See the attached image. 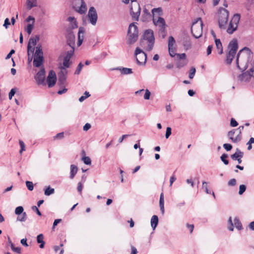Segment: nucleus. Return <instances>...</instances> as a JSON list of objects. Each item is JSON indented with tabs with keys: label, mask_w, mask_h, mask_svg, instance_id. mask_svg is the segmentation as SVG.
<instances>
[{
	"label": "nucleus",
	"mask_w": 254,
	"mask_h": 254,
	"mask_svg": "<svg viewBox=\"0 0 254 254\" xmlns=\"http://www.w3.org/2000/svg\"><path fill=\"white\" fill-rule=\"evenodd\" d=\"M186 226H187V228L189 229V230H190V233H191L193 230L194 225L193 224H189L187 223L186 224Z\"/></svg>",
	"instance_id": "nucleus-61"
},
{
	"label": "nucleus",
	"mask_w": 254,
	"mask_h": 254,
	"mask_svg": "<svg viewBox=\"0 0 254 254\" xmlns=\"http://www.w3.org/2000/svg\"><path fill=\"white\" fill-rule=\"evenodd\" d=\"M152 20L153 24L159 28V32L164 38L166 33V22L164 19L160 16L162 15V9L161 7L154 8L152 9Z\"/></svg>",
	"instance_id": "nucleus-1"
},
{
	"label": "nucleus",
	"mask_w": 254,
	"mask_h": 254,
	"mask_svg": "<svg viewBox=\"0 0 254 254\" xmlns=\"http://www.w3.org/2000/svg\"><path fill=\"white\" fill-rule=\"evenodd\" d=\"M69 59L64 57L63 60V65L60 67V68L62 70H66V68H68L70 66L71 64V62H70Z\"/></svg>",
	"instance_id": "nucleus-22"
},
{
	"label": "nucleus",
	"mask_w": 254,
	"mask_h": 254,
	"mask_svg": "<svg viewBox=\"0 0 254 254\" xmlns=\"http://www.w3.org/2000/svg\"><path fill=\"white\" fill-rule=\"evenodd\" d=\"M67 74V71L62 70L59 73L58 76V83L60 85H63L65 84L66 81V74Z\"/></svg>",
	"instance_id": "nucleus-19"
},
{
	"label": "nucleus",
	"mask_w": 254,
	"mask_h": 254,
	"mask_svg": "<svg viewBox=\"0 0 254 254\" xmlns=\"http://www.w3.org/2000/svg\"><path fill=\"white\" fill-rule=\"evenodd\" d=\"M183 46L186 50H188L190 49L191 47V44L190 40H186L183 42Z\"/></svg>",
	"instance_id": "nucleus-34"
},
{
	"label": "nucleus",
	"mask_w": 254,
	"mask_h": 254,
	"mask_svg": "<svg viewBox=\"0 0 254 254\" xmlns=\"http://www.w3.org/2000/svg\"><path fill=\"white\" fill-rule=\"evenodd\" d=\"M32 209L35 211L36 212V213L39 215V216H41L42 215V214L41 213V212L39 211V210L38 209V208H37V207L36 206H33L32 207Z\"/></svg>",
	"instance_id": "nucleus-58"
},
{
	"label": "nucleus",
	"mask_w": 254,
	"mask_h": 254,
	"mask_svg": "<svg viewBox=\"0 0 254 254\" xmlns=\"http://www.w3.org/2000/svg\"><path fill=\"white\" fill-rule=\"evenodd\" d=\"M44 236L42 234L38 235L37 237V242L38 243L40 244L39 247L40 248H43L45 245V242L44 241Z\"/></svg>",
	"instance_id": "nucleus-30"
},
{
	"label": "nucleus",
	"mask_w": 254,
	"mask_h": 254,
	"mask_svg": "<svg viewBox=\"0 0 254 254\" xmlns=\"http://www.w3.org/2000/svg\"><path fill=\"white\" fill-rule=\"evenodd\" d=\"M82 160L86 165H90L91 164V161L90 158L87 156H83L82 158Z\"/></svg>",
	"instance_id": "nucleus-41"
},
{
	"label": "nucleus",
	"mask_w": 254,
	"mask_h": 254,
	"mask_svg": "<svg viewBox=\"0 0 254 254\" xmlns=\"http://www.w3.org/2000/svg\"><path fill=\"white\" fill-rule=\"evenodd\" d=\"M44 63L43 52L42 46L38 45L36 48V51L34 54L33 65L34 66L39 67Z\"/></svg>",
	"instance_id": "nucleus-7"
},
{
	"label": "nucleus",
	"mask_w": 254,
	"mask_h": 254,
	"mask_svg": "<svg viewBox=\"0 0 254 254\" xmlns=\"http://www.w3.org/2000/svg\"><path fill=\"white\" fill-rule=\"evenodd\" d=\"M238 125L237 122L233 118L231 120L230 125L231 127H235Z\"/></svg>",
	"instance_id": "nucleus-57"
},
{
	"label": "nucleus",
	"mask_w": 254,
	"mask_h": 254,
	"mask_svg": "<svg viewBox=\"0 0 254 254\" xmlns=\"http://www.w3.org/2000/svg\"><path fill=\"white\" fill-rule=\"evenodd\" d=\"M249 49L247 47L244 48L241 50L238 53L236 59V64L237 67L241 70L244 71L247 68V55H245L241 57V55H243V53L245 51H248Z\"/></svg>",
	"instance_id": "nucleus-4"
},
{
	"label": "nucleus",
	"mask_w": 254,
	"mask_h": 254,
	"mask_svg": "<svg viewBox=\"0 0 254 254\" xmlns=\"http://www.w3.org/2000/svg\"><path fill=\"white\" fill-rule=\"evenodd\" d=\"M71 49L67 52L66 55L65 56V58L70 59L72 57L74 52V48L70 47Z\"/></svg>",
	"instance_id": "nucleus-36"
},
{
	"label": "nucleus",
	"mask_w": 254,
	"mask_h": 254,
	"mask_svg": "<svg viewBox=\"0 0 254 254\" xmlns=\"http://www.w3.org/2000/svg\"><path fill=\"white\" fill-rule=\"evenodd\" d=\"M40 40V36L36 35L34 37H31L27 45V54L29 56L30 52L33 55L35 50V46Z\"/></svg>",
	"instance_id": "nucleus-13"
},
{
	"label": "nucleus",
	"mask_w": 254,
	"mask_h": 254,
	"mask_svg": "<svg viewBox=\"0 0 254 254\" xmlns=\"http://www.w3.org/2000/svg\"><path fill=\"white\" fill-rule=\"evenodd\" d=\"M236 184V180L235 179H232L228 182L229 186H234Z\"/></svg>",
	"instance_id": "nucleus-52"
},
{
	"label": "nucleus",
	"mask_w": 254,
	"mask_h": 254,
	"mask_svg": "<svg viewBox=\"0 0 254 254\" xmlns=\"http://www.w3.org/2000/svg\"><path fill=\"white\" fill-rule=\"evenodd\" d=\"M202 26L203 23L200 18H198L197 20L192 23L191 31L192 35L195 38H198L202 36Z\"/></svg>",
	"instance_id": "nucleus-8"
},
{
	"label": "nucleus",
	"mask_w": 254,
	"mask_h": 254,
	"mask_svg": "<svg viewBox=\"0 0 254 254\" xmlns=\"http://www.w3.org/2000/svg\"><path fill=\"white\" fill-rule=\"evenodd\" d=\"M235 133V130H232L228 132V136L231 140L234 138Z\"/></svg>",
	"instance_id": "nucleus-55"
},
{
	"label": "nucleus",
	"mask_w": 254,
	"mask_h": 254,
	"mask_svg": "<svg viewBox=\"0 0 254 254\" xmlns=\"http://www.w3.org/2000/svg\"><path fill=\"white\" fill-rule=\"evenodd\" d=\"M64 137V132H62L57 133V135H56V136L55 137V138L61 139L63 138Z\"/></svg>",
	"instance_id": "nucleus-60"
},
{
	"label": "nucleus",
	"mask_w": 254,
	"mask_h": 254,
	"mask_svg": "<svg viewBox=\"0 0 254 254\" xmlns=\"http://www.w3.org/2000/svg\"><path fill=\"white\" fill-rule=\"evenodd\" d=\"M145 94L144 95V99L145 100H149L150 96V92L148 89L145 90Z\"/></svg>",
	"instance_id": "nucleus-50"
},
{
	"label": "nucleus",
	"mask_w": 254,
	"mask_h": 254,
	"mask_svg": "<svg viewBox=\"0 0 254 254\" xmlns=\"http://www.w3.org/2000/svg\"><path fill=\"white\" fill-rule=\"evenodd\" d=\"M54 189L51 188L50 187H48L45 190V194L49 196L54 193Z\"/></svg>",
	"instance_id": "nucleus-35"
},
{
	"label": "nucleus",
	"mask_w": 254,
	"mask_h": 254,
	"mask_svg": "<svg viewBox=\"0 0 254 254\" xmlns=\"http://www.w3.org/2000/svg\"><path fill=\"white\" fill-rule=\"evenodd\" d=\"M88 19L90 23L95 25L97 21L98 15L95 8L91 6L90 7L87 14Z\"/></svg>",
	"instance_id": "nucleus-14"
},
{
	"label": "nucleus",
	"mask_w": 254,
	"mask_h": 254,
	"mask_svg": "<svg viewBox=\"0 0 254 254\" xmlns=\"http://www.w3.org/2000/svg\"><path fill=\"white\" fill-rule=\"evenodd\" d=\"M196 70L194 67H191L190 70V72L189 74V77L190 79H192L193 78L195 73Z\"/></svg>",
	"instance_id": "nucleus-49"
},
{
	"label": "nucleus",
	"mask_w": 254,
	"mask_h": 254,
	"mask_svg": "<svg viewBox=\"0 0 254 254\" xmlns=\"http://www.w3.org/2000/svg\"><path fill=\"white\" fill-rule=\"evenodd\" d=\"M240 19V15L239 14H234L231 20L228 28L227 29L228 33L232 34L237 30Z\"/></svg>",
	"instance_id": "nucleus-11"
},
{
	"label": "nucleus",
	"mask_w": 254,
	"mask_h": 254,
	"mask_svg": "<svg viewBox=\"0 0 254 254\" xmlns=\"http://www.w3.org/2000/svg\"><path fill=\"white\" fill-rule=\"evenodd\" d=\"M159 206L160 208V210L162 214H164L165 210H164V194L162 192L160 194V200H159Z\"/></svg>",
	"instance_id": "nucleus-24"
},
{
	"label": "nucleus",
	"mask_w": 254,
	"mask_h": 254,
	"mask_svg": "<svg viewBox=\"0 0 254 254\" xmlns=\"http://www.w3.org/2000/svg\"><path fill=\"white\" fill-rule=\"evenodd\" d=\"M35 78L38 84H45V70L44 68H42L36 74Z\"/></svg>",
	"instance_id": "nucleus-16"
},
{
	"label": "nucleus",
	"mask_w": 254,
	"mask_h": 254,
	"mask_svg": "<svg viewBox=\"0 0 254 254\" xmlns=\"http://www.w3.org/2000/svg\"><path fill=\"white\" fill-rule=\"evenodd\" d=\"M155 42L154 33L152 30L147 29L145 31L143 40L141 41V45H146V50L151 51L152 50Z\"/></svg>",
	"instance_id": "nucleus-2"
},
{
	"label": "nucleus",
	"mask_w": 254,
	"mask_h": 254,
	"mask_svg": "<svg viewBox=\"0 0 254 254\" xmlns=\"http://www.w3.org/2000/svg\"><path fill=\"white\" fill-rule=\"evenodd\" d=\"M91 127V126L89 123H86L83 127V129L84 131H87L89 130Z\"/></svg>",
	"instance_id": "nucleus-62"
},
{
	"label": "nucleus",
	"mask_w": 254,
	"mask_h": 254,
	"mask_svg": "<svg viewBox=\"0 0 254 254\" xmlns=\"http://www.w3.org/2000/svg\"><path fill=\"white\" fill-rule=\"evenodd\" d=\"M242 139V136L241 134L239 133L237 136L236 137H234L232 141L234 143H237L239 142Z\"/></svg>",
	"instance_id": "nucleus-48"
},
{
	"label": "nucleus",
	"mask_w": 254,
	"mask_h": 254,
	"mask_svg": "<svg viewBox=\"0 0 254 254\" xmlns=\"http://www.w3.org/2000/svg\"><path fill=\"white\" fill-rule=\"evenodd\" d=\"M202 189L204 190L205 191L208 193H211V191L208 190V187L207 186V183L206 182H203L202 183Z\"/></svg>",
	"instance_id": "nucleus-40"
},
{
	"label": "nucleus",
	"mask_w": 254,
	"mask_h": 254,
	"mask_svg": "<svg viewBox=\"0 0 254 254\" xmlns=\"http://www.w3.org/2000/svg\"><path fill=\"white\" fill-rule=\"evenodd\" d=\"M176 43L175 40L172 36H170L168 38V48L174 47Z\"/></svg>",
	"instance_id": "nucleus-33"
},
{
	"label": "nucleus",
	"mask_w": 254,
	"mask_h": 254,
	"mask_svg": "<svg viewBox=\"0 0 254 254\" xmlns=\"http://www.w3.org/2000/svg\"><path fill=\"white\" fill-rule=\"evenodd\" d=\"M171 134V128L170 127H167L166 128L165 137L166 138H168Z\"/></svg>",
	"instance_id": "nucleus-54"
},
{
	"label": "nucleus",
	"mask_w": 254,
	"mask_h": 254,
	"mask_svg": "<svg viewBox=\"0 0 254 254\" xmlns=\"http://www.w3.org/2000/svg\"><path fill=\"white\" fill-rule=\"evenodd\" d=\"M18 216L16 218V221L19 222H25L27 218V215L26 212H24L21 214H17Z\"/></svg>",
	"instance_id": "nucleus-32"
},
{
	"label": "nucleus",
	"mask_w": 254,
	"mask_h": 254,
	"mask_svg": "<svg viewBox=\"0 0 254 254\" xmlns=\"http://www.w3.org/2000/svg\"><path fill=\"white\" fill-rule=\"evenodd\" d=\"M83 66V64H82V63H80L78 64L74 73L75 74H79L80 73Z\"/></svg>",
	"instance_id": "nucleus-45"
},
{
	"label": "nucleus",
	"mask_w": 254,
	"mask_h": 254,
	"mask_svg": "<svg viewBox=\"0 0 254 254\" xmlns=\"http://www.w3.org/2000/svg\"><path fill=\"white\" fill-rule=\"evenodd\" d=\"M158 223V218L157 215H153L151 219V225L153 230H154Z\"/></svg>",
	"instance_id": "nucleus-28"
},
{
	"label": "nucleus",
	"mask_w": 254,
	"mask_h": 254,
	"mask_svg": "<svg viewBox=\"0 0 254 254\" xmlns=\"http://www.w3.org/2000/svg\"><path fill=\"white\" fill-rule=\"evenodd\" d=\"M10 24V23L9 22V20L8 18H6L5 20H4V24L3 25V26L6 28L7 29L8 28V25H9Z\"/></svg>",
	"instance_id": "nucleus-59"
},
{
	"label": "nucleus",
	"mask_w": 254,
	"mask_h": 254,
	"mask_svg": "<svg viewBox=\"0 0 254 254\" xmlns=\"http://www.w3.org/2000/svg\"><path fill=\"white\" fill-rule=\"evenodd\" d=\"M134 54L136 57V62L139 64H142L145 63L147 55L142 50L139 48H136Z\"/></svg>",
	"instance_id": "nucleus-12"
},
{
	"label": "nucleus",
	"mask_w": 254,
	"mask_h": 254,
	"mask_svg": "<svg viewBox=\"0 0 254 254\" xmlns=\"http://www.w3.org/2000/svg\"><path fill=\"white\" fill-rule=\"evenodd\" d=\"M215 43L218 50V54L221 55L223 53V47L220 39H216Z\"/></svg>",
	"instance_id": "nucleus-27"
},
{
	"label": "nucleus",
	"mask_w": 254,
	"mask_h": 254,
	"mask_svg": "<svg viewBox=\"0 0 254 254\" xmlns=\"http://www.w3.org/2000/svg\"><path fill=\"white\" fill-rule=\"evenodd\" d=\"M24 212L23 207L21 206L17 207L15 209V214L16 215L21 214Z\"/></svg>",
	"instance_id": "nucleus-37"
},
{
	"label": "nucleus",
	"mask_w": 254,
	"mask_h": 254,
	"mask_svg": "<svg viewBox=\"0 0 254 254\" xmlns=\"http://www.w3.org/2000/svg\"><path fill=\"white\" fill-rule=\"evenodd\" d=\"M77 167L74 165H70V178L72 179L77 172Z\"/></svg>",
	"instance_id": "nucleus-31"
},
{
	"label": "nucleus",
	"mask_w": 254,
	"mask_h": 254,
	"mask_svg": "<svg viewBox=\"0 0 254 254\" xmlns=\"http://www.w3.org/2000/svg\"><path fill=\"white\" fill-rule=\"evenodd\" d=\"M19 145L21 148V149H20L19 152H20V153H21L23 151L25 150V144L23 141L20 140H19Z\"/></svg>",
	"instance_id": "nucleus-47"
},
{
	"label": "nucleus",
	"mask_w": 254,
	"mask_h": 254,
	"mask_svg": "<svg viewBox=\"0 0 254 254\" xmlns=\"http://www.w3.org/2000/svg\"><path fill=\"white\" fill-rule=\"evenodd\" d=\"M15 93V90L14 88L11 89L8 94V97L10 100L12 99V97L14 95Z\"/></svg>",
	"instance_id": "nucleus-56"
},
{
	"label": "nucleus",
	"mask_w": 254,
	"mask_h": 254,
	"mask_svg": "<svg viewBox=\"0 0 254 254\" xmlns=\"http://www.w3.org/2000/svg\"><path fill=\"white\" fill-rule=\"evenodd\" d=\"M26 185L28 189L31 191L33 190L34 187H33V184L32 182L30 181H26Z\"/></svg>",
	"instance_id": "nucleus-44"
},
{
	"label": "nucleus",
	"mask_w": 254,
	"mask_h": 254,
	"mask_svg": "<svg viewBox=\"0 0 254 254\" xmlns=\"http://www.w3.org/2000/svg\"><path fill=\"white\" fill-rule=\"evenodd\" d=\"M234 223L232 222V217H230L228 220V229L229 230L232 231L234 230L233 226H234L238 230L243 229L242 225L239 219L236 217L234 220Z\"/></svg>",
	"instance_id": "nucleus-15"
},
{
	"label": "nucleus",
	"mask_w": 254,
	"mask_h": 254,
	"mask_svg": "<svg viewBox=\"0 0 254 254\" xmlns=\"http://www.w3.org/2000/svg\"><path fill=\"white\" fill-rule=\"evenodd\" d=\"M115 70H120L123 74H129L132 73V69L127 67H116Z\"/></svg>",
	"instance_id": "nucleus-23"
},
{
	"label": "nucleus",
	"mask_w": 254,
	"mask_h": 254,
	"mask_svg": "<svg viewBox=\"0 0 254 254\" xmlns=\"http://www.w3.org/2000/svg\"><path fill=\"white\" fill-rule=\"evenodd\" d=\"M57 80V76L55 71L50 70L47 77V82L49 87H52L55 85Z\"/></svg>",
	"instance_id": "nucleus-17"
},
{
	"label": "nucleus",
	"mask_w": 254,
	"mask_h": 254,
	"mask_svg": "<svg viewBox=\"0 0 254 254\" xmlns=\"http://www.w3.org/2000/svg\"><path fill=\"white\" fill-rule=\"evenodd\" d=\"M37 0H27L26 5L28 9L30 10L32 8L37 6Z\"/></svg>",
	"instance_id": "nucleus-26"
},
{
	"label": "nucleus",
	"mask_w": 254,
	"mask_h": 254,
	"mask_svg": "<svg viewBox=\"0 0 254 254\" xmlns=\"http://www.w3.org/2000/svg\"><path fill=\"white\" fill-rule=\"evenodd\" d=\"M176 56L179 60L185 59L186 58V55L185 53L177 54Z\"/></svg>",
	"instance_id": "nucleus-53"
},
{
	"label": "nucleus",
	"mask_w": 254,
	"mask_h": 254,
	"mask_svg": "<svg viewBox=\"0 0 254 254\" xmlns=\"http://www.w3.org/2000/svg\"><path fill=\"white\" fill-rule=\"evenodd\" d=\"M152 16V14H151L147 8H144L141 17V21L143 22L149 21Z\"/></svg>",
	"instance_id": "nucleus-20"
},
{
	"label": "nucleus",
	"mask_w": 254,
	"mask_h": 254,
	"mask_svg": "<svg viewBox=\"0 0 254 254\" xmlns=\"http://www.w3.org/2000/svg\"><path fill=\"white\" fill-rule=\"evenodd\" d=\"M223 147L226 151H228L232 149V146L230 144L225 143L223 144Z\"/></svg>",
	"instance_id": "nucleus-51"
},
{
	"label": "nucleus",
	"mask_w": 254,
	"mask_h": 254,
	"mask_svg": "<svg viewBox=\"0 0 254 254\" xmlns=\"http://www.w3.org/2000/svg\"><path fill=\"white\" fill-rule=\"evenodd\" d=\"M138 31L137 26L134 23L129 25L127 34V43L129 45L134 43L138 39Z\"/></svg>",
	"instance_id": "nucleus-5"
},
{
	"label": "nucleus",
	"mask_w": 254,
	"mask_h": 254,
	"mask_svg": "<svg viewBox=\"0 0 254 254\" xmlns=\"http://www.w3.org/2000/svg\"><path fill=\"white\" fill-rule=\"evenodd\" d=\"M229 17L228 11L223 8L220 9V13L219 15V26L220 28L225 29L226 26L227 24Z\"/></svg>",
	"instance_id": "nucleus-10"
},
{
	"label": "nucleus",
	"mask_w": 254,
	"mask_h": 254,
	"mask_svg": "<svg viewBox=\"0 0 254 254\" xmlns=\"http://www.w3.org/2000/svg\"><path fill=\"white\" fill-rule=\"evenodd\" d=\"M85 32L84 28L82 27H80L78 32V42L77 46L79 47L82 43L84 39V35Z\"/></svg>",
	"instance_id": "nucleus-21"
},
{
	"label": "nucleus",
	"mask_w": 254,
	"mask_h": 254,
	"mask_svg": "<svg viewBox=\"0 0 254 254\" xmlns=\"http://www.w3.org/2000/svg\"><path fill=\"white\" fill-rule=\"evenodd\" d=\"M33 28V24H28L27 26V27L25 29V31L27 32V33L28 34H30L32 32V29Z\"/></svg>",
	"instance_id": "nucleus-46"
},
{
	"label": "nucleus",
	"mask_w": 254,
	"mask_h": 254,
	"mask_svg": "<svg viewBox=\"0 0 254 254\" xmlns=\"http://www.w3.org/2000/svg\"><path fill=\"white\" fill-rule=\"evenodd\" d=\"M82 184L81 182H79L77 185V190L81 194L82 190Z\"/></svg>",
	"instance_id": "nucleus-63"
},
{
	"label": "nucleus",
	"mask_w": 254,
	"mask_h": 254,
	"mask_svg": "<svg viewBox=\"0 0 254 254\" xmlns=\"http://www.w3.org/2000/svg\"><path fill=\"white\" fill-rule=\"evenodd\" d=\"M238 49V41L236 39H234L230 41L228 46L229 52L227 54L226 59V61L227 64H231L235 56Z\"/></svg>",
	"instance_id": "nucleus-3"
},
{
	"label": "nucleus",
	"mask_w": 254,
	"mask_h": 254,
	"mask_svg": "<svg viewBox=\"0 0 254 254\" xmlns=\"http://www.w3.org/2000/svg\"><path fill=\"white\" fill-rule=\"evenodd\" d=\"M10 248H11V250L13 252H15V253H16L17 254H21V251L20 248H19V247H15V246H14L13 244H11V246Z\"/></svg>",
	"instance_id": "nucleus-42"
},
{
	"label": "nucleus",
	"mask_w": 254,
	"mask_h": 254,
	"mask_svg": "<svg viewBox=\"0 0 254 254\" xmlns=\"http://www.w3.org/2000/svg\"><path fill=\"white\" fill-rule=\"evenodd\" d=\"M251 78V76L249 74V71L248 73L244 72L239 76V79L241 81H248Z\"/></svg>",
	"instance_id": "nucleus-29"
},
{
	"label": "nucleus",
	"mask_w": 254,
	"mask_h": 254,
	"mask_svg": "<svg viewBox=\"0 0 254 254\" xmlns=\"http://www.w3.org/2000/svg\"><path fill=\"white\" fill-rule=\"evenodd\" d=\"M75 36L72 31H70L66 35L67 44L70 47H75Z\"/></svg>",
	"instance_id": "nucleus-18"
},
{
	"label": "nucleus",
	"mask_w": 254,
	"mask_h": 254,
	"mask_svg": "<svg viewBox=\"0 0 254 254\" xmlns=\"http://www.w3.org/2000/svg\"><path fill=\"white\" fill-rule=\"evenodd\" d=\"M246 186L244 185H241L239 187V194L242 195L246 191Z\"/></svg>",
	"instance_id": "nucleus-43"
},
{
	"label": "nucleus",
	"mask_w": 254,
	"mask_h": 254,
	"mask_svg": "<svg viewBox=\"0 0 254 254\" xmlns=\"http://www.w3.org/2000/svg\"><path fill=\"white\" fill-rule=\"evenodd\" d=\"M176 178L173 175H172L170 179V186H171L173 183L176 181Z\"/></svg>",
	"instance_id": "nucleus-64"
},
{
	"label": "nucleus",
	"mask_w": 254,
	"mask_h": 254,
	"mask_svg": "<svg viewBox=\"0 0 254 254\" xmlns=\"http://www.w3.org/2000/svg\"><path fill=\"white\" fill-rule=\"evenodd\" d=\"M228 157V155L226 154H223L220 158L221 161L224 163L225 165H228L229 163V161L227 160V158Z\"/></svg>",
	"instance_id": "nucleus-39"
},
{
	"label": "nucleus",
	"mask_w": 254,
	"mask_h": 254,
	"mask_svg": "<svg viewBox=\"0 0 254 254\" xmlns=\"http://www.w3.org/2000/svg\"><path fill=\"white\" fill-rule=\"evenodd\" d=\"M71 5L74 10L80 14H84L87 11V6L83 0H71Z\"/></svg>",
	"instance_id": "nucleus-9"
},
{
	"label": "nucleus",
	"mask_w": 254,
	"mask_h": 254,
	"mask_svg": "<svg viewBox=\"0 0 254 254\" xmlns=\"http://www.w3.org/2000/svg\"><path fill=\"white\" fill-rule=\"evenodd\" d=\"M169 53L171 57H175L177 53H176V49L174 47L168 48Z\"/></svg>",
	"instance_id": "nucleus-38"
},
{
	"label": "nucleus",
	"mask_w": 254,
	"mask_h": 254,
	"mask_svg": "<svg viewBox=\"0 0 254 254\" xmlns=\"http://www.w3.org/2000/svg\"><path fill=\"white\" fill-rule=\"evenodd\" d=\"M141 7L136 0H131L129 13L133 20L138 21L140 15Z\"/></svg>",
	"instance_id": "nucleus-6"
},
{
	"label": "nucleus",
	"mask_w": 254,
	"mask_h": 254,
	"mask_svg": "<svg viewBox=\"0 0 254 254\" xmlns=\"http://www.w3.org/2000/svg\"><path fill=\"white\" fill-rule=\"evenodd\" d=\"M243 152L240 150L238 148H237L236 150V152L234 154H232L231 156V157L232 159L236 160V159L239 158V157H243Z\"/></svg>",
	"instance_id": "nucleus-25"
}]
</instances>
